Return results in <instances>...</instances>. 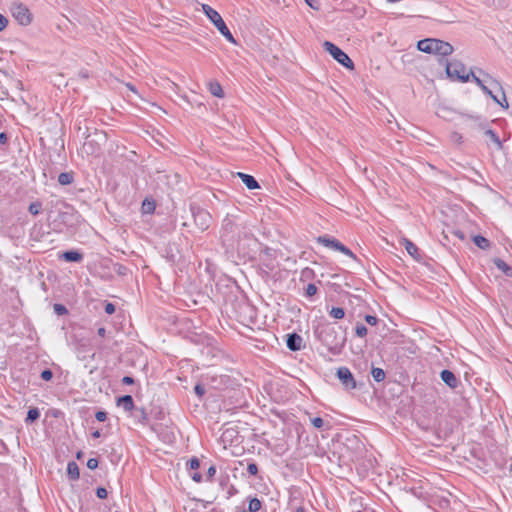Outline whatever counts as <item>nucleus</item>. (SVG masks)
<instances>
[{"label":"nucleus","instance_id":"obj_1","mask_svg":"<svg viewBox=\"0 0 512 512\" xmlns=\"http://www.w3.org/2000/svg\"><path fill=\"white\" fill-rule=\"evenodd\" d=\"M315 335L330 350L342 347L345 342V338L338 336L336 327L327 322L318 325Z\"/></svg>","mask_w":512,"mask_h":512},{"label":"nucleus","instance_id":"obj_2","mask_svg":"<svg viewBox=\"0 0 512 512\" xmlns=\"http://www.w3.org/2000/svg\"><path fill=\"white\" fill-rule=\"evenodd\" d=\"M204 13L206 16L210 19V21L214 24V26L218 29V31L221 33L223 37L230 43L236 44V40L233 37L232 33L226 26L224 20L222 19L221 15L214 10L212 7H210L207 4H204L202 6Z\"/></svg>","mask_w":512,"mask_h":512},{"label":"nucleus","instance_id":"obj_3","mask_svg":"<svg viewBox=\"0 0 512 512\" xmlns=\"http://www.w3.org/2000/svg\"><path fill=\"white\" fill-rule=\"evenodd\" d=\"M446 73L451 79L458 80L460 82H468L471 79V72L466 73L465 65L459 60H452L446 63Z\"/></svg>","mask_w":512,"mask_h":512},{"label":"nucleus","instance_id":"obj_4","mask_svg":"<svg viewBox=\"0 0 512 512\" xmlns=\"http://www.w3.org/2000/svg\"><path fill=\"white\" fill-rule=\"evenodd\" d=\"M325 51H327L337 62L348 69L354 68V63L350 59V57L341 50L338 46L333 44L332 42L325 41L323 43Z\"/></svg>","mask_w":512,"mask_h":512},{"label":"nucleus","instance_id":"obj_5","mask_svg":"<svg viewBox=\"0 0 512 512\" xmlns=\"http://www.w3.org/2000/svg\"><path fill=\"white\" fill-rule=\"evenodd\" d=\"M191 212L194 218L195 225L199 230L205 231L209 228L211 223V216L208 211L199 207L191 206Z\"/></svg>","mask_w":512,"mask_h":512},{"label":"nucleus","instance_id":"obj_6","mask_svg":"<svg viewBox=\"0 0 512 512\" xmlns=\"http://www.w3.org/2000/svg\"><path fill=\"white\" fill-rule=\"evenodd\" d=\"M11 13L13 17L21 24L28 25L31 22V14L29 9L21 3H13L11 5Z\"/></svg>","mask_w":512,"mask_h":512},{"label":"nucleus","instance_id":"obj_7","mask_svg":"<svg viewBox=\"0 0 512 512\" xmlns=\"http://www.w3.org/2000/svg\"><path fill=\"white\" fill-rule=\"evenodd\" d=\"M336 375L346 389L351 390L356 388V381L349 368L344 366L338 368Z\"/></svg>","mask_w":512,"mask_h":512},{"label":"nucleus","instance_id":"obj_8","mask_svg":"<svg viewBox=\"0 0 512 512\" xmlns=\"http://www.w3.org/2000/svg\"><path fill=\"white\" fill-rule=\"evenodd\" d=\"M96 139L90 138V135L86 137V141L83 144V150L88 155H93L99 152L100 145L99 141L105 138L103 133H95Z\"/></svg>","mask_w":512,"mask_h":512},{"label":"nucleus","instance_id":"obj_9","mask_svg":"<svg viewBox=\"0 0 512 512\" xmlns=\"http://www.w3.org/2000/svg\"><path fill=\"white\" fill-rule=\"evenodd\" d=\"M479 73L484 75L485 77L488 78V83L490 86H492L493 88H498L501 92H502V100H500V98H498L496 95L492 94V96H490L497 104H499L501 107L503 108H508V102L506 100V97H505V94H504V91L500 85V83L492 78L490 75L488 74H485L481 69L479 70Z\"/></svg>","mask_w":512,"mask_h":512},{"label":"nucleus","instance_id":"obj_10","mask_svg":"<svg viewBox=\"0 0 512 512\" xmlns=\"http://www.w3.org/2000/svg\"><path fill=\"white\" fill-rule=\"evenodd\" d=\"M433 45H434V51L433 54L440 55V56H448L451 55L454 51L453 46L440 39L433 38Z\"/></svg>","mask_w":512,"mask_h":512},{"label":"nucleus","instance_id":"obj_11","mask_svg":"<svg viewBox=\"0 0 512 512\" xmlns=\"http://www.w3.org/2000/svg\"><path fill=\"white\" fill-rule=\"evenodd\" d=\"M302 342H303L302 337L300 335H298L297 333H291V334L287 335L286 344H287V347L291 351L300 350L302 348Z\"/></svg>","mask_w":512,"mask_h":512},{"label":"nucleus","instance_id":"obj_12","mask_svg":"<svg viewBox=\"0 0 512 512\" xmlns=\"http://www.w3.org/2000/svg\"><path fill=\"white\" fill-rule=\"evenodd\" d=\"M441 380L450 388L458 386V380L455 374L450 370H442L440 373Z\"/></svg>","mask_w":512,"mask_h":512},{"label":"nucleus","instance_id":"obj_13","mask_svg":"<svg viewBox=\"0 0 512 512\" xmlns=\"http://www.w3.org/2000/svg\"><path fill=\"white\" fill-rule=\"evenodd\" d=\"M318 242L323 244L325 247L339 251L342 247V243L335 238H331L327 235L318 237Z\"/></svg>","mask_w":512,"mask_h":512},{"label":"nucleus","instance_id":"obj_14","mask_svg":"<svg viewBox=\"0 0 512 512\" xmlns=\"http://www.w3.org/2000/svg\"><path fill=\"white\" fill-rule=\"evenodd\" d=\"M433 43H434L433 38L422 39V40L418 41L417 48L421 52L433 54V51H434Z\"/></svg>","mask_w":512,"mask_h":512},{"label":"nucleus","instance_id":"obj_15","mask_svg":"<svg viewBox=\"0 0 512 512\" xmlns=\"http://www.w3.org/2000/svg\"><path fill=\"white\" fill-rule=\"evenodd\" d=\"M237 175L242 180V182L246 185V187L248 189L253 190V189L259 188L258 182L256 181V179L253 176L242 173V172H238Z\"/></svg>","mask_w":512,"mask_h":512},{"label":"nucleus","instance_id":"obj_16","mask_svg":"<svg viewBox=\"0 0 512 512\" xmlns=\"http://www.w3.org/2000/svg\"><path fill=\"white\" fill-rule=\"evenodd\" d=\"M117 405L122 407L125 411L134 409V401L131 395H124L118 398Z\"/></svg>","mask_w":512,"mask_h":512},{"label":"nucleus","instance_id":"obj_17","mask_svg":"<svg viewBox=\"0 0 512 512\" xmlns=\"http://www.w3.org/2000/svg\"><path fill=\"white\" fill-rule=\"evenodd\" d=\"M61 258H63L67 262H80L83 259V255L78 251L70 250L65 251L61 255Z\"/></svg>","mask_w":512,"mask_h":512},{"label":"nucleus","instance_id":"obj_18","mask_svg":"<svg viewBox=\"0 0 512 512\" xmlns=\"http://www.w3.org/2000/svg\"><path fill=\"white\" fill-rule=\"evenodd\" d=\"M471 80L473 82H475L480 88L481 90L489 95V96H492L493 92L490 88H488L485 84H484V80L480 79L479 77H477L474 72L471 70ZM485 82H488V78L486 77V80Z\"/></svg>","mask_w":512,"mask_h":512},{"label":"nucleus","instance_id":"obj_19","mask_svg":"<svg viewBox=\"0 0 512 512\" xmlns=\"http://www.w3.org/2000/svg\"><path fill=\"white\" fill-rule=\"evenodd\" d=\"M67 474L70 479L78 480L80 476L79 467L76 462L70 461L67 465Z\"/></svg>","mask_w":512,"mask_h":512},{"label":"nucleus","instance_id":"obj_20","mask_svg":"<svg viewBox=\"0 0 512 512\" xmlns=\"http://www.w3.org/2000/svg\"><path fill=\"white\" fill-rule=\"evenodd\" d=\"M403 245L409 255H411L416 260L419 259L418 248L413 242L408 239H403Z\"/></svg>","mask_w":512,"mask_h":512},{"label":"nucleus","instance_id":"obj_21","mask_svg":"<svg viewBox=\"0 0 512 512\" xmlns=\"http://www.w3.org/2000/svg\"><path fill=\"white\" fill-rule=\"evenodd\" d=\"M208 86L209 91L213 96L218 98H222L224 96L222 86L217 81L210 82Z\"/></svg>","mask_w":512,"mask_h":512},{"label":"nucleus","instance_id":"obj_22","mask_svg":"<svg viewBox=\"0 0 512 512\" xmlns=\"http://www.w3.org/2000/svg\"><path fill=\"white\" fill-rule=\"evenodd\" d=\"M484 134L489 138V140L496 146L498 150L502 149V142L493 130L486 129Z\"/></svg>","mask_w":512,"mask_h":512},{"label":"nucleus","instance_id":"obj_23","mask_svg":"<svg viewBox=\"0 0 512 512\" xmlns=\"http://www.w3.org/2000/svg\"><path fill=\"white\" fill-rule=\"evenodd\" d=\"M473 242L480 249L487 250L490 248V241L481 235L474 236Z\"/></svg>","mask_w":512,"mask_h":512},{"label":"nucleus","instance_id":"obj_24","mask_svg":"<svg viewBox=\"0 0 512 512\" xmlns=\"http://www.w3.org/2000/svg\"><path fill=\"white\" fill-rule=\"evenodd\" d=\"M73 180H74V177H73V173H71V172H62L58 176V182L61 185H69L73 182Z\"/></svg>","mask_w":512,"mask_h":512},{"label":"nucleus","instance_id":"obj_25","mask_svg":"<svg viewBox=\"0 0 512 512\" xmlns=\"http://www.w3.org/2000/svg\"><path fill=\"white\" fill-rule=\"evenodd\" d=\"M40 417V412L38 408H30L27 412V417L25 419L26 423H33Z\"/></svg>","mask_w":512,"mask_h":512},{"label":"nucleus","instance_id":"obj_26","mask_svg":"<svg viewBox=\"0 0 512 512\" xmlns=\"http://www.w3.org/2000/svg\"><path fill=\"white\" fill-rule=\"evenodd\" d=\"M494 264L499 270L503 271L505 274H508L509 271H511L510 266L500 258H496L494 260Z\"/></svg>","mask_w":512,"mask_h":512},{"label":"nucleus","instance_id":"obj_27","mask_svg":"<svg viewBox=\"0 0 512 512\" xmlns=\"http://www.w3.org/2000/svg\"><path fill=\"white\" fill-rule=\"evenodd\" d=\"M329 315L334 319H342L345 316V311L341 307H332L329 311Z\"/></svg>","mask_w":512,"mask_h":512},{"label":"nucleus","instance_id":"obj_28","mask_svg":"<svg viewBox=\"0 0 512 512\" xmlns=\"http://www.w3.org/2000/svg\"><path fill=\"white\" fill-rule=\"evenodd\" d=\"M371 374L376 382H381L385 379V372L381 368H372Z\"/></svg>","mask_w":512,"mask_h":512},{"label":"nucleus","instance_id":"obj_29","mask_svg":"<svg viewBox=\"0 0 512 512\" xmlns=\"http://www.w3.org/2000/svg\"><path fill=\"white\" fill-rule=\"evenodd\" d=\"M261 509V502L258 498H253L249 501L248 510L250 512H257Z\"/></svg>","mask_w":512,"mask_h":512},{"label":"nucleus","instance_id":"obj_30","mask_svg":"<svg viewBox=\"0 0 512 512\" xmlns=\"http://www.w3.org/2000/svg\"><path fill=\"white\" fill-rule=\"evenodd\" d=\"M41 207L42 205L40 202H32L29 205L28 210L32 215H38L41 211Z\"/></svg>","mask_w":512,"mask_h":512},{"label":"nucleus","instance_id":"obj_31","mask_svg":"<svg viewBox=\"0 0 512 512\" xmlns=\"http://www.w3.org/2000/svg\"><path fill=\"white\" fill-rule=\"evenodd\" d=\"M355 332H356V335H357L358 337H361V338H362V337H365V336L367 335L368 330H367V328H366V326H365V325H363V324H357V325H356V328H355Z\"/></svg>","mask_w":512,"mask_h":512},{"label":"nucleus","instance_id":"obj_32","mask_svg":"<svg viewBox=\"0 0 512 512\" xmlns=\"http://www.w3.org/2000/svg\"><path fill=\"white\" fill-rule=\"evenodd\" d=\"M317 291H318V289H317L316 285L313 284V283H310L306 287L305 295L307 297H312V296H314L317 293Z\"/></svg>","mask_w":512,"mask_h":512},{"label":"nucleus","instance_id":"obj_33","mask_svg":"<svg viewBox=\"0 0 512 512\" xmlns=\"http://www.w3.org/2000/svg\"><path fill=\"white\" fill-rule=\"evenodd\" d=\"M53 308H54V312L59 316L65 315L68 313L67 308L62 304H54Z\"/></svg>","mask_w":512,"mask_h":512},{"label":"nucleus","instance_id":"obj_34","mask_svg":"<svg viewBox=\"0 0 512 512\" xmlns=\"http://www.w3.org/2000/svg\"><path fill=\"white\" fill-rule=\"evenodd\" d=\"M188 465L191 470H197L200 467V461L198 458L193 457L189 460Z\"/></svg>","mask_w":512,"mask_h":512},{"label":"nucleus","instance_id":"obj_35","mask_svg":"<svg viewBox=\"0 0 512 512\" xmlns=\"http://www.w3.org/2000/svg\"><path fill=\"white\" fill-rule=\"evenodd\" d=\"M339 252L345 254L346 256H348L352 259H356L355 254L349 248H347L345 245H342Z\"/></svg>","mask_w":512,"mask_h":512},{"label":"nucleus","instance_id":"obj_36","mask_svg":"<svg viewBox=\"0 0 512 512\" xmlns=\"http://www.w3.org/2000/svg\"><path fill=\"white\" fill-rule=\"evenodd\" d=\"M53 377V373L50 369H45L41 372V378L45 381L51 380Z\"/></svg>","mask_w":512,"mask_h":512},{"label":"nucleus","instance_id":"obj_37","mask_svg":"<svg viewBox=\"0 0 512 512\" xmlns=\"http://www.w3.org/2000/svg\"><path fill=\"white\" fill-rule=\"evenodd\" d=\"M451 140L457 144H461L462 143V135L458 132H453L450 136Z\"/></svg>","mask_w":512,"mask_h":512},{"label":"nucleus","instance_id":"obj_38","mask_svg":"<svg viewBox=\"0 0 512 512\" xmlns=\"http://www.w3.org/2000/svg\"><path fill=\"white\" fill-rule=\"evenodd\" d=\"M142 208L145 212H152L155 209L154 203L144 201Z\"/></svg>","mask_w":512,"mask_h":512},{"label":"nucleus","instance_id":"obj_39","mask_svg":"<svg viewBox=\"0 0 512 512\" xmlns=\"http://www.w3.org/2000/svg\"><path fill=\"white\" fill-rule=\"evenodd\" d=\"M98 460L96 458H90L88 461H87V467L91 470H94L98 467Z\"/></svg>","mask_w":512,"mask_h":512},{"label":"nucleus","instance_id":"obj_40","mask_svg":"<svg viewBox=\"0 0 512 512\" xmlns=\"http://www.w3.org/2000/svg\"><path fill=\"white\" fill-rule=\"evenodd\" d=\"M247 471L251 475H256L258 473V466L255 463H249L247 466Z\"/></svg>","mask_w":512,"mask_h":512},{"label":"nucleus","instance_id":"obj_41","mask_svg":"<svg viewBox=\"0 0 512 512\" xmlns=\"http://www.w3.org/2000/svg\"><path fill=\"white\" fill-rule=\"evenodd\" d=\"M96 495L100 499H105L107 497V490L104 487H98L96 490Z\"/></svg>","mask_w":512,"mask_h":512},{"label":"nucleus","instance_id":"obj_42","mask_svg":"<svg viewBox=\"0 0 512 512\" xmlns=\"http://www.w3.org/2000/svg\"><path fill=\"white\" fill-rule=\"evenodd\" d=\"M365 321L369 324V325H376L378 323V318L376 316H373V315H366L365 316Z\"/></svg>","mask_w":512,"mask_h":512},{"label":"nucleus","instance_id":"obj_43","mask_svg":"<svg viewBox=\"0 0 512 512\" xmlns=\"http://www.w3.org/2000/svg\"><path fill=\"white\" fill-rule=\"evenodd\" d=\"M311 422L315 428H322L324 425V421L320 417L313 418Z\"/></svg>","mask_w":512,"mask_h":512},{"label":"nucleus","instance_id":"obj_44","mask_svg":"<svg viewBox=\"0 0 512 512\" xmlns=\"http://www.w3.org/2000/svg\"><path fill=\"white\" fill-rule=\"evenodd\" d=\"M95 418L100 422H104L107 419V413L105 411H97Z\"/></svg>","mask_w":512,"mask_h":512},{"label":"nucleus","instance_id":"obj_45","mask_svg":"<svg viewBox=\"0 0 512 512\" xmlns=\"http://www.w3.org/2000/svg\"><path fill=\"white\" fill-rule=\"evenodd\" d=\"M194 391L195 393L199 396V397H202L204 394H205V388L203 385L201 384H197L195 387H194Z\"/></svg>","mask_w":512,"mask_h":512},{"label":"nucleus","instance_id":"obj_46","mask_svg":"<svg viewBox=\"0 0 512 512\" xmlns=\"http://www.w3.org/2000/svg\"><path fill=\"white\" fill-rule=\"evenodd\" d=\"M8 25V19L0 14V32Z\"/></svg>","mask_w":512,"mask_h":512},{"label":"nucleus","instance_id":"obj_47","mask_svg":"<svg viewBox=\"0 0 512 512\" xmlns=\"http://www.w3.org/2000/svg\"><path fill=\"white\" fill-rule=\"evenodd\" d=\"M216 473V468L214 466H211L207 470V480H211Z\"/></svg>","mask_w":512,"mask_h":512},{"label":"nucleus","instance_id":"obj_48","mask_svg":"<svg viewBox=\"0 0 512 512\" xmlns=\"http://www.w3.org/2000/svg\"><path fill=\"white\" fill-rule=\"evenodd\" d=\"M190 476L196 483H200L202 481V475L198 472H193L190 474Z\"/></svg>","mask_w":512,"mask_h":512},{"label":"nucleus","instance_id":"obj_49","mask_svg":"<svg viewBox=\"0 0 512 512\" xmlns=\"http://www.w3.org/2000/svg\"><path fill=\"white\" fill-rule=\"evenodd\" d=\"M105 312L107 314H113L115 312V306L112 303H107L105 305Z\"/></svg>","mask_w":512,"mask_h":512},{"label":"nucleus","instance_id":"obj_50","mask_svg":"<svg viewBox=\"0 0 512 512\" xmlns=\"http://www.w3.org/2000/svg\"><path fill=\"white\" fill-rule=\"evenodd\" d=\"M8 141V136L5 132L0 133V144L5 145Z\"/></svg>","mask_w":512,"mask_h":512},{"label":"nucleus","instance_id":"obj_51","mask_svg":"<svg viewBox=\"0 0 512 512\" xmlns=\"http://www.w3.org/2000/svg\"><path fill=\"white\" fill-rule=\"evenodd\" d=\"M305 2L312 8L317 10L319 7L316 0H305Z\"/></svg>","mask_w":512,"mask_h":512},{"label":"nucleus","instance_id":"obj_52","mask_svg":"<svg viewBox=\"0 0 512 512\" xmlns=\"http://www.w3.org/2000/svg\"><path fill=\"white\" fill-rule=\"evenodd\" d=\"M122 382L127 385H132L134 383V379L130 376H124Z\"/></svg>","mask_w":512,"mask_h":512},{"label":"nucleus","instance_id":"obj_53","mask_svg":"<svg viewBox=\"0 0 512 512\" xmlns=\"http://www.w3.org/2000/svg\"><path fill=\"white\" fill-rule=\"evenodd\" d=\"M454 234L461 240H464L465 236H464V233L462 231H455Z\"/></svg>","mask_w":512,"mask_h":512},{"label":"nucleus","instance_id":"obj_54","mask_svg":"<svg viewBox=\"0 0 512 512\" xmlns=\"http://www.w3.org/2000/svg\"><path fill=\"white\" fill-rule=\"evenodd\" d=\"M97 333H98V335H99L100 337H104V336H105V334H106V330H105V328H104V327H100V328L98 329Z\"/></svg>","mask_w":512,"mask_h":512},{"label":"nucleus","instance_id":"obj_55","mask_svg":"<svg viewBox=\"0 0 512 512\" xmlns=\"http://www.w3.org/2000/svg\"><path fill=\"white\" fill-rule=\"evenodd\" d=\"M78 75H79V77H80V78H82V79H87V78L89 77V74H88V72H86V71H81V72H79V74H78Z\"/></svg>","mask_w":512,"mask_h":512},{"label":"nucleus","instance_id":"obj_56","mask_svg":"<svg viewBox=\"0 0 512 512\" xmlns=\"http://www.w3.org/2000/svg\"><path fill=\"white\" fill-rule=\"evenodd\" d=\"M92 436L94 438H99L101 436V433H100V431L96 430L95 432L92 433Z\"/></svg>","mask_w":512,"mask_h":512},{"label":"nucleus","instance_id":"obj_57","mask_svg":"<svg viewBox=\"0 0 512 512\" xmlns=\"http://www.w3.org/2000/svg\"><path fill=\"white\" fill-rule=\"evenodd\" d=\"M472 123H476L480 120V118H474V117H469L468 118Z\"/></svg>","mask_w":512,"mask_h":512},{"label":"nucleus","instance_id":"obj_58","mask_svg":"<svg viewBox=\"0 0 512 512\" xmlns=\"http://www.w3.org/2000/svg\"><path fill=\"white\" fill-rule=\"evenodd\" d=\"M296 512H306L305 508L300 506L296 509Z\"/></svg>","mask_w":512,"mask_h":512},{"label":"nucleus","instance_id":"obj_59","mask_svg":"<svg viewBox=\"0 0 512 512\" xmlns=\"http://www.w3.org/2000/svg\"><path fill=\"white\" fill-rule=\"evenodd\" d=\"M140 412H141L140 417H142L143 419H146V414H145L144 410L142 409Z\"/></svg>","mask_w":512,"mask_h":512},{"label":"nucleus","instance_id":"obj_60","mask_svg":"<svg viewBox=\"0 0 512 512\" xmlns=\"http://www.w3.org/2000/svg\"><path fill=\"white\" fill-rule=\"evenodd\" d=\"M140 412H141L140 417H142L143 419H146V414H145L144 410L142 409Z\"/></svg>","mask_w":512,"mask_h":512},{"label":"nucleus","instance_id":"obj_61","mask_svg":"<svg viewBox=\"0 0 512 512\" xmlns=\"http://www.w3.org/2000/svg\"><path fill=\"white\" fill-rule=\"evenodd\" d=\"M123 270H125V268L124 267H120L119 270H118V273L124 274Z\"/></svg>","mask_w":512,"mask_h":512},{"label":"nucleus","instance_id":"obj_62","mask_svg":"<svg viewBox=\"0 0 512 512\" xmlns=\"http://www.w3.org/2000/svg\"><path fill=\"white\" fill-rule=\"evenodd\" d=\"M478 126H479V128H481V129H483V128H484V125H483V123H482V122H479V123H478Z\"/></svg>","mask_w":512,"mask_h":512},{"label":"nucleus","instance_id":"obj_63","mask_svg":"<svg viewBox=\"0 0 512 512\" xmlns=\"http://www.w3.org/2000/svg\"><path fill=\"white\" fill-rule=\"evenodd\" d=\"M228 226H232V223H226L225 227L227 228Z\"/></svg>","mask_w":512,"mask_h":512},{"label":"nucleus","instance_id":"obj_64","mask_svg":"<svg viewBox=\"0 0 512 512\" xmlns=\"http://www.w3.org/2000/svg\"><path fill=\"white\" fill-rule=\"evenodd\" d=\"M81 457V452H78L77 453V458H80Z\"/></svg>","mask_w":512,"mask_h":512}]
</instances>
